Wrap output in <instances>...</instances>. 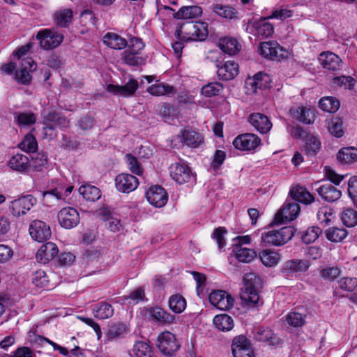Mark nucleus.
<instances>
[{
  "label": "nucleus",
  "instance_id": "nucleus-1",
  "mask_svg": "<svg viewBox=\"0 0 357 357\" xmlns=\"http://www.w3.org/2000/svg\"><path fill=\"white\" fill-rule=\"evenodd\" d=\"M243 282L241 298L246 307H255L259 302V291L262 287V280L255 273H249L244 276Z\"/></svg>",
  "mask_w": 357,
  "mask_h": 357
},
{
  "label": "nucleus",
  "instance_id": "nucleus-2",
  "mask_svg": "<svg viewBox=\"0 0 357 357\" xmlns=\"http://www.w3.org/2000/svg\"><path fill=\"white\" fill-rule=\"evenodd\" d=\"M208 34V24L204 22H188L177 29L175 36L185 41L204 40Z\"/></svg>",
  "mask_w": 357,
  "mask_h": 357
},
{
  "label": "nucleus",
  "instance_id": "nucleus-3",
  "mask_svg": "<svg viewBox=\"0 0 357 357\" xmlns=\"http://www.w3.org/2000/svg\"><path fill=\"white\" fill-rule=\"evenodd\" d=\"M294 235V229L291 227H284L278 230H271L261 234V242L266 245L280 246L285 244Z\"/></svg>",
  "mask_w": 357,
  "mask_h": 357
},
{
  "label": "nucleus",
  "instance_id": "nucleus-4",
  "mask_svg": "<svg viewBox=\"0 0 357 357\" xmlns=\"http://www.w3.org/2000/svg\"><path fill=\"white\" fill-rule=\"evenodd\" d=\"M36 38L39 41L42 49L50 50L59 47L64 37L54 29H43L37 33Z\"/></svg>",
  "mask_w": 357,
  "mask_h": 357
},
{
  "label": "nucleus",
  "instance_id": "nucleus-5",
  "mask_svg": "<svg viewBox=\"0 0 357 357\" xmlns=\"http://www.w3.org/2000/svg\"><path fill=\"white\" fill-rule=\"evenodd\" d=\"M259 52L264 58L275 61L287 58L289 54L285 49L275 41L261 43L259 46Z\"/></svg>",
  "mask_w": 357,
  "mask_h": 357
},
{
  "label": "nucleus",
  "instance_id": "nucleus-6",
  "mask_svg": "<svg viewBox=\"0 0 357 357\" xmlns=\"http://www.w3.org/2000/svg\"><path fill=\"white\" fill-rule=\"evenodd\" d=\"M170 176L178 184L193 182L195 174L185 162L172 164L169 167Z\"/></svg>",
  "mask_w": 357,
  "mask_h": 357
},
{
  "label": "nucleus",
  "instance_id": "nucleus-7",
  "mask_svg": "<svg viewBox=\"0 0 357 357\" xmlns=\"http://www.w3.org/2000/svg\"><path fill=\"white\" fill-rule=\"evenodd\" d=\"M36 204V199L27 195L10 202L9 209L13 216L20 217L25 215Z\"/></svg>",
  "mask_w": 357,
  "mask_h": 357
},
{
  "label": "nucleus",
  "instance_id": "nucleus-8",
  "mask_svg": "<svg viewBox=\"0 0 357 357\" xmlns=\"http://www.w3.org/2000/svg\"><path fill=\"white\" fill-rule=\"evenodd\" d=\"M36 68V64L31 57L22 59L19 69L15 71V79L18 83L29 84L32 76L31 73Z\"/></svg>",
  "mask_w": 357,
  "mask_h": 357
},
{
  "label": "nucleus",
  "instance_id": "nucleus-9",
  "mask_svg": "<svg viewBox=\"0 0 357 357\" xmlns=\"http://www.w3.org/2000/svg\"><path fill=\"white\" fill-rule=\"evenodd\" d=\"M301 208L296 202H285L280 210L275 214L274 222L278 224H282L296 219Z\"/></svg>",
  "mask_w": 357,
  "mask_h": 357
},
{
  "label": "nucleus",
  "instance_id": "nucleus-10",
  "mask_svg": "<svg viewBox=\"0 0 357 357\" xmlns=\"http://www.w3.org/2000/svg\"><path fill=\"white\" fill-rule=\"evenodd\" d=\"M158 347L167 356H172L179 348L175 335L169 331L160 333L158 337Z\"/></svg>",
  "mask_w": 357,
  "mask_h": 357
},
{
  "label": "nucleus",
  "instance_id": "nucleus-11",
  "mask_svg": "<svg viewBox=\"0 0 357 357\" xmlns=\"http://www.w3.org/2000/svg\"><path fill=\"white\" fill-rule=\"evenodd\" d=\"M209 301L214 307L221 310H229L234 303V298L225 291L215 290L208 297Z\"/></svg>",
  "mask_w": 357,
  "mask_h": 357
},
{
  "label": "nucleus",
  "instance_id": "nucleus-12",
  "mask_svg": "<svg viewBox=\"0 0 357 357\" xmlns=\"http://www.w3.org/2000/svg\"><path fill=\"white\" fill-rule=\"evenodd\" d=\"M58 220L60 225L65 229H72L79 222V214L73 207L63 208L58 213Z\"/></svg>",
  "mask_w": 357,
  "mask_h": 357
},
{
  "label": "nucleus",
  "instance_id": "nucleus-13",
  "mask_svg": "<svg viewBox=\"0 0 357 357\" xmlns=\"http://www.w3.org/2000/svg\"><path fill=\"white\" fill-rule=\"evenodd\" d=\"M29 231L31 238L38 242L47 241L52 234L50 227L39 220H35L30 223Z\"/></svg>",
  "mask_w": 357,
  "mask_h": 357
},
{
  "label": "nucleus",
  "instance_id": "nucleus-14",
  "mask_svg": "<svg viewBox=\"0 0 357 357\" xmlns=\"http://www.w3.org/2000/svg\"><path fill=\"white\" fill-rule=\"evenodd\" d=\"M234 357H254L250 342L243 335L236 337L231 344Z\"/></svg>",
  "mask_w": 357,
  "mask_h": 357
},
{
  "label": "nucleus",
  "instance_id": "nucleus-15",
  "mask_svg": "<svg viewBox=\"0 0 357 357\" xmlns=\"http://www.w3.org/2000/svg\"><path fill=\"white\" fill-rule=\"evenodd\" d=\"M146 197L149 204L156 208L163 207L168 201L167 192L160 185L150 187L146 192Z\"/></svg>",
  "mask_w": 357,
  "mask_h": 357
},
{
  "label": "nucleus",
  "instance_id": "nucleus-16",
  "mask_svg": "<svg viewBox=\"0 0 357 357\" xmlns=\"http://www.w3.org/2000/svg\"><path fill=\"white\" fill-rule=\"evenodd\" d=\"M271 82L268 74L259 72L246 80L245 86L248 92L257 93L258 90L271 87Z\"/></svg>",
  "mask_w": 357,
  "mask_h": 357
},
{
  "label": "nucleus",
  "instance_id": "nucleus-17",
  "mask_svg": "<svg viewBox=\"0 0 357 357\" xmlns=\"http://www.w3.org/2000/svg\"><path fill=\"white\" fill-rule=\"evenodd\" d=\"M115 185L118 191L130 193L138 187L139 181L132 174L123 173L116 176Z\"/></svg>",
  "mask_w": 357,
  "mask_h": 357
},
{
  "label": "nucleus",
  "instance_id": "nucleus-18",
  "mask_svg": "<svg viewBox=\"0 0 357 357\" xmlns=\"http://www.w3.org/2000/svg\"><path fill=\"white\" fill-rule=\"evenodd\" d=\"M321 66L326 70L337 72L342 69V61L336 54L330 52H323L318 57Z\"/></svg>",
  "mask_w": 357,
  "mask_h": 357
},
{
  "label": "nucleus",
  "instance_id": "nucleus-19",
  "mask_svg": "<svg viewBox=\"0 0 357 357\" xmlns=\"http://www.w3.org/2000/svg\"><path fill=\"white\" fill-rule=\"evenodd\" d=\"M261 139L259 137L251 133H245L236 137L233 144L236 149L242 151H251L259 146Z\"/></svg>",
  "mask_w": 357,
  "mask_h": 357
},
{
  "label": "nucleus",
  "instance_id": "nucleus-20",
  "mask_svg": "<svg viewBox=\"0 0 357 357\" xmlns=\"http://www.w3.org/2000/svg\"><path fill=\"white\" fill-rule=\"evenodd\" d=\"M178 138L183 145L191 148H197L203 142L202 135L190 128L181 130Z\"/></svg>",
  "mask_w": 357,
  "mask_h": 357
},
{
  "label": "nucleus",
  "instance_id": "nucleus-21",
  "mask_svg": "<svg viewBox=\"0 0 357 357\" xmlns=\"http://www.w3.org/2000/svg\"><path fill=\"white\" fill-rule=\"evenodd\" d=\"M138 87V82L136 79L131 78L125 85L123 86L112 84H108L107 90L114 95L128 98L133 96Z\"/></svg>",
  "mask_w": 357,
  "mask_h": 357
},
{
  "label": "nucleus",
  "instance_id": "nucleus-22",
  "mask_svg": "<svg viewBox=\"0 0 357 357\" xmlns=\"http://www.w3.org/2000/svg\"><path fill=\"white\" fill-rule=\"evenodd\" d=\"M58 252L59 250L55 243L47 242L40 246L36 255V258L38 262L45 264L52 260L57 255Z\"/></svg>",
  "mask_w": 357,
  "mask_h": 357
},
{
  "label": "nucleus",
  "instance_id": "nucleus-23",
  "mask_svg": "<svg viewBox=\"0 0 357 357\" xmlns=\"http://www.w3.org/2000/svg\"><path fill=\"white\" fill-rule=\"evenodd\" d=\"M293 118L305 123L311 124L314 121V111L308 106H297L290 109Z\"/></svg>",
  "mask_w": 357,
  "mask_h": 357
},
{
  "label": "nucleus",
  "instance_id": "nucleus-24",
  "mask_svg": "<svg viewBox=\"0 0 357 357\" xmlns=\"http://www.w3.org/2000/svg\"><path fill=\"white\" fill-rule=\"evenodd\" d=\"M211 8L212 11L220 17L229 20H236L240 17L238 11L231 6L216 3L211 5Z\"/></svg>",
  "mask_w": 357,
  "mask_h": 357
},
{
  "label": "nucleus",
  "instance_id": "nucleus-25",
  "mask_svg": "<svg viewBox=\"0 0 357 357\" xmlns=\"http://www.w3.org/2000/svg\"><path fill=\"white\" fill-rule=\"evenodd\" d=\"M249 122L260 133H266L272 128L269 119L261 113H254L250 115Z\"/></svg>",
  "mask_w": 357,
  "mask_h": 357
},
{
  "label": "nucleus",
  "instance_id": "nucleus-26",
  "mask_svg": "<svg viewBox=\"0 0 357 357\" xmlns=\"http://www.w3.org/2000/svg\"><path fill=\"white\" fill-rule=\"evenodd\" d=\"M309 263L303 259H294L287 261L282 266V271L286 275L303 273L308 270Z\"/></svg>",
  "mask_w": 357,
  "mask_h": 357
},
{
  "label": "nucleus",
  "instance_id": "nucleus-27",
  "mask_svg": "<svg viewBox=\"0 0 357 357\" xmlns=\"http://www.w3.org/2000/svg\"><path fill=\"white\" fill-rule=\"evenodd\" d=\"M267 18H260L255 20L252 25V33L257 36L269 37L274 31L273 25L268 21Z\"/></svg>",
  "mask_w": 357,
  "mask_h": 357
},
{
  "label": "nucleus",
  "instance_id": "nucleus-28",
  "mask_svg": "<svg viewBox=\"0 0 357 357\" xmlns=\"http://www.w3.org/2000/svg\"><path fill=\"white\" fill-rule=\"evenodd\" d=\"M238 73V65L234 61H227L217 70L218 76L223 80L234 79Z\"/></svg>",
  "mask_w": 357,
  "mask_h": 357
},
{
  "label": "nucleus",
  "instance_id": "nucleus-29",
  "mask_svg": "<svg viewBox=\"0 0 357 357\" xmlns=\"http://www.w3.org/2000/svg\"><path fill=\"white\" fill-rule=\"evenodd\" d=\"M100 214L105 222V227L112 232H118L122 228L121 220L107 208L101 209Z\"/></svg>",
  "mask_w": 357,
  "mask_h": 357
},
{
  "label": "nucleus",
  "instance_id": "nucleus-30",
  "mask_svg": "<svg viewBox=\"0 0 357 357\" xmlns=\"http://www.w3.org/2000/svg\"><path fill=\"white\" fill-rule=\"evenodd\" d=\"M317 191L323 199L328 202L339 199L342 195L340 190L329 183L321 185Z\"/></svg>",
  "mask_w": 357,
  "mask_h": 357
},
{
  "label": "nucleus",
  "instance_id": "nucleus-31",
  "mask_svg": "<svg viewBox=\"0 0 357 357\" xmlns=\"http://www.w3.org/2000/svg\"><path fill=\"white\" fill-rule=\"evenodd\" d=\"M103 43L114 50H123L127 47L128 43L125 38L115 33H107L102 38Z\"/></svg>",
  "mask_w": 357,
  "mask_h": 357
},
{
  "label": "nucleus",
  "instance_id": "nucleus-32",
  "mask_svg": "<svg viewBox=\"0 0 357 357\" xmlns=\"http://www.w3.org/2000/svg\"><path fill=\"white\" fill-rule=\"evenodd\" d=\"M8 167L17 172H24L30 167L29 158L23 154L17 153L10 158L8 162Z\"/></svg>",
  "mask_w": 357,
  "mask_h": 357
},
{
  "label": "nucleus",
  "instance_id": "nucleus-33",
  "mask_svg": "<svg viewBox=\"0 0 357 357\" xmlns=\"http://www.w3.org/2000/svg\"><path fill=\"white\" fill-rule=\"evenodd\" d=\"M213 322L215 328L222 332L230 331L234 327L233 318L227 314H220L215 316Z\"/></svg>",
  "mask_w": 357,
  "mask_h": 357
},
{
  "label": "nucleus",
  "instance_id": "nucleus-34",
  "mask_svg": "<svg viewBox=\"0 0 357 357\" xmlns=\"http://www.w3.org/2000/svg\"><path fill=\"white\" fill-rule=\"evenodd\" d=\"M150 317L160 324H170L174 321V316L159 307H151L149 310Z\"/></svg>",
  "mask_w": 357,
  "mask_h": 357
},
{
  "label": "nucleus",
  "instance_id": "nucleus-35",
  "mask_svg": "<svg viewBox=\"0 0 357 357\" xmlns=\"http://www.w3.org/2000/svg\"><path fill=\"white\" fill-rule=\"evenodd\" d=\"M147 91L155 96H171L176 93L174 86L164 82L152 84L147 89Z\"/></svg>",
  "mask_w": 357,
  "mask_h": 357
},
{
  "label": "nucleus",
  "instance_id": "nucleus-36",
  "mask_svg": "<svg viewBox=\"0 0 357 357\" xmlns=\"http://www.w3.org/2000/svg\"><path fill=\"white\" fill-rule=\"evenodd\" d=\"M218 46L224 52L234 55L239 52L241 45L237 40L231 37H224L220 39Z\"/></svg>",
  "mask_w": 357,
  "mask_h": 357
},
{
  "label": "nucleus",
  "instance_id": "nucleus-37",
  "mask_svg": "<svg viewBox=\"0 0 357 357\" xmlns=\"http://www.w3.org/2000/svg\"><path fill=\"white\" fill-rule=\"evenodd\" d=\"M259 256L261 263L266 267L275 266L281 259L280 254L268 249L261 250Z\"/></svg>",
  "mask_w": 357,
  "mask_h": 357
},
{
  "label": "nucleus",
  "instance_id": "nucleus-38",
  "mask_svg": "<svg viewBox=\"0 0 357 357\" xmlns=\"http://www.w3.org/2000/svg\"><path fill=\"white\" fill-rule=\"evenodd\" d=\"M202 8L198 6L181 7L175 14V17L181 20H190L201 16Z\"/></svg>",
  "mask_w": 357,
  "mask_h": 357
},
{
  "label": "nucleus",
  "instance_id": "nucleus-39",
  "mask_svg": "<svg viewBox=\"0 0 357 357\" xmlns=\"http://www.w3.org/2000/svg\"><path fill=\"white\" fill-rule=\"evenodd\" d=\"M321 144L319 137L309 133L305 140L304 150L307 155L314 156L320 150Z\"/></svg>",
  "mask_w": 357,
  "mask_h": 357
},
{
  "label": "nucleus",
  "instance_id": "nucleus-40",
  "mask_svg": "<svg viewBox=\"0 0 357 357\" xmlns=\"http://www.w3.org/2000/svg\"><path fill=\"white\" fill-rule=\"evenodd\" d=\"M73 14L71 9L59 10L54 14V22L59 26L68 27L72 22Z\"/></svg>",
  "mask_w": 357,
  "mask_h": 357
},
{
  "label": "nucleus",
  "instance_id": "nucleus-41",
  "mask_svg": "<svg viewBox=\"0 0 357 357\" xmlns=\"http://www.w3.org/2000/svg\"><path fill=\"white\" fill-rule=\"evenodd\" d=\"M130 355L131 357H153L151 347L144 341L137 342L133 345Z\"/></svg>",
  "mask_w": 357,
  "mask_h": 357
},
{
  "label": "nucleus",
  "instance_id": "nucleus-42",
  "mask_svg": "<svg viewBox=\"0 0 357 357\" xmlns=\"http://www.w3.org/2000/svg\"><path fill=\"white\" fill-rule=\"evenodd\" d=\"M93 313L95 317L105 319L112 317L114 308L109 303L101 302L93 307Z\"/></svg>",
  "mask_w": 357,
  "mask_h": 357
},
{
  "label": "nucleus",
  "instance_id": "nucleus-43",
  "mask_svg": "<svg viewBox=\"0 0 357 357\" xmlns=\"http://www.w3.org/2000/svg\"><path fill=\"white\" fill-rule=\"evenodd\" d=\"M293 199L299 202L308 204L314 202L313 196L303 186L298 185L290 191Z\"/></svg>",
  "mask_w": 357,
  "mask_h": 357
},
{
  "label": "nucleus",
  "instance_id": "nucleus-44",
  "mask_svg": "<svg viewBox=\"0 0 357 357\" xmlns=\"http://www.w3.org/2000/svg\"><path fill=\"white\" fill-rule=\"evenodd\" d=\"M337 159L344 164L355 162L357 161V149L353 146L341 149L337 154Z\"/></svg>",
  "mask_w": 357,
  "mask_h": 357
},
{
  "label": "nucleus",
  "instance_id": "nucleus-45",
  "mask_svg": "<svg viewBox=\"0 0 357 357\" xmlns=\"http://www.w3.org/2000/svg\"><path fill=\"white\" fill-rule=\"evenodd\" d=\"M317 218L323 227L331 225L335 218L333 210L328 206L319 208L317 213Z\"/></svg>",
  "mask_w": 357,
  "mask_h": 357
},
{
  "label": "nucleus",
  "instance_id": "nucleus-46",
  "mask_svg": "<svg viewBox=\"0 0 357 357\" xmlns=\"http://www.w3.org/2000/svg\"><path fill=\"white\" fill-rule=\"evenodd\" d=\"M79 192L86 200L89 202L97 201L101 196L99 188L89 184L81 185L79 188Z\"/></svg>",
  "mask_w": 357,
  "mask_h": 357
},
{
  "label": "nucleus",
  "instance_id": "nucleus-47",
  "mask_svg": "<svg viewBox=\"0 0 357 357\" xmlns=\"http://www.w3.org/2000/svg\"><path fill=\"white\" fill-rule=\"evenodd\" d=\"M255 337L257 340L261 342H266L270 345L278 344L280 342V338H278L268 328H258Z\"/></svg>",
  "mask_w": 357,
  "mask_h": 357
},
{
  "label": "nucleus",
  "instance_id": "nucleus-48",
  "mask_svg": "<svg viewBox=\"0 0 357 357\" xmlns=\"http://www.w3.org/2000/svg\"><path fill=\"white\" fill-rule=\"evenodd\" d=\"M234 252L236 259L244 263L250 262L257 256L254 250L245 248H234Z\"/></svg>",
  "mask_w": 357,
  "mask_h": 357
},
{
  "label": "nucleus",
  "instance_id": "nucleus-49",
  "mask_svg": "<svg viewBox=\"0 0 357 357\" xmlns=\"http://www.w3.org/2000/svg\"><path fill=\"white\" fill-rule=\"evenodd\" d=\"M340 101L331 96L324 97L319 100V107L327 112L334 113L340 107Z\"/></svg>",
  "mask_w": 357,
  "mask_h": 357
},
{
  "label": "nucleus",
  "instance_id": "nucleus-50",
  "mask_svg": "<svg viewBox=\"0 0 357 357\" xmlns=\"http://www.w3.org/2000/svg\"><path fill=\"white\" fill-rule=\"evenodd\" d=\"M343 122L340 118L331 119L327 124V128L331 135L335 137H341L344 134Z\"/></svg>",
  "mask_w": 357,
  "mask_h": 357
},
{
  "label": "nucleus",
  "instance_id": "nucleus-51",
  "mask_svg": "<svg viewBox=\"0 0 357 357\" xmlns=\"http://www.w3.org/2000/svg\"><path fill=\"white\" fill-rule=\"evenodd\" d=\"M347 236V231L343 228L331 227L326 230V236L332 242H341Z\"/></svg>",
  "mask_w": 357,
  "mask_h": 357
},
{
  "label": "nucleus",
  "instance_id": "nucleus-52",
  "mask_svg": "<svg viewBox=\"0 0 357 357\" xmlns=\"http://www.w3.org/2000/svg\"><path fill=\"white\" fill-rule=\"evenodd\" d=\"M19 148L28 153H33L37 151L38 142L32 134H27L20 143Z\"/></svg>",
  "mask_w": 357,
  "mask_h": 357
},
{
  "label": "nucleus",
  "instance_id": "nucleus-53",
  "mask_svg": "<svg viewBox=\"0 0 357 357\" xmlns=\"http://www.w3.org/2000/svg\"><path fill=\"white\" fill-rule=\"evenodd\" d=\"M169 308L175 313L182 312L186 307L185 298L181 295H172L169 299Z\"/></svg>",
  "mask_w": 357,
  "mask_h": 357
},
{
  "label": "nucleus",
  "instance_id": "nucleus-54",
  "mask_svg": "<svg viewBox=\"0 0 357 357\" xmlns=\"http://www.w3.org/2000/svg\"><path fill=\"white\" fill-rule=\"evenodd\" d=\"M122 60L125 63L132 66H142L144 64L146 61L144 57L128 50H125L122 53Z\"/></svg>",
  "mask_w": 357,
  "mask_h": 357
},
{
  "label": "nucleus",
  "instance_id": "nucleus-55",
  "mask_svg": "<svg viewBox=\"0 0 357 357\" xmlns=\"http://www.w3.org/2000/svg\"><path fill=\"white\" fill-rule=\"evenodd\" d=\"M342 223L348 227H353L357 225V211L353 208H344L341 215Z\"/></svg>",
  "mask_w": 357,
  "mask_h": 357
},
{
  "label": "nucleus",
  "instance_id": "nucleus-56",
  "mask_svg": "<svg viewBox=\"0 0 357 357\" xmlns=\"http://www.w3.org/2000/svg\"><path fill=\"white\" fill-rule=\"evenodd\" d=\"M32 283L38 288L49 287V279L46 273L41 269L37 270L32 275Z\"/></svg>",
  "mask_w": 357,
  "mask_h": 357
},
{
  "label": "nucleus",
  "instance_id": "nucleus-57",
  "mask_svg": "<svg viewBox=\"0 0 357 357\" xmlns=\"http://www.w3.org/2000/svg\"><path fill=\"white\" fill-rule=\"evenodd\" d=\"M285 321L291 327H301L305 321V316L303 314L290 312L285 316Z\"/></svg>",
  "mask_w": 357,
  "mask_h": 357
},
{
  "label": "nucleus",
  "instance_id": "nucleus-58",
  "mask_svg": "<svg viewBox=\"0 0 357 357\" xmlns=\"http://www.w3.org/2000/svg\"><path fill=\"white\" fill-rule=\"evenodd\" d=\"M45 121L60 128H65L69 126V121L66 117L55 112L48 113L45 117Z\"/></svg>",
  "mask_w": 357,
  "mask_h": 357
},
{
  "label": "nucleus",
  "instance_id": "nucleus-59",
  "mask_svg": "<svg viewBox=\"0 0 357 357\" xmlns=\"http://www.w3.org/2000/svg\"><path fill=\"white\" fill-rule=\"evenodd\" d=\"M223 90V86L218 82H211L204 85L201 93L206 97H213L218 96Z\"/></svg>",
  "mask_w": 357,
  "mask_h": 357
},
{
  "label": "nucleus",
  "instance_id": "nucleus-60",
  "mask_svg": "<svg viewBox=\"0 0 357 357\" xmlns=\"http://www.w3.org/2000/svg\"><path fill=\"white\" fill-rule=\"evenodd\" d=\"M321 232L322 229L319 227H310L304 231L301 238L305 243L310 244L317 240Z\"/></svg>",
  "mask_w": 357,
  "mask_h": 357
},
{
  "label": "nucleus",
  "instance_id": "nucleus-61",
  "mask_svg": "<svg viewBox=\"0 0 357 357\" xmlns=\"http://www.w3.org/2000/svg\"><path fill=\"white\" fill-rule=\"evenodd\" d=\"M16 119L19 126L22 127H28L35 123L36 118L32 112H22L16 116Z\"/></svg>",
  "mask_w": 357,
  "mask_h": 357
},
{
  "label": "nucleus",
  "instance_id": "nucleus-62",
  "mask_svg": "<svg viewBox=\"0 0 357 357\" xmlns=\"http://www.w3.org/2000/svg\"><path fill=\"white\" fill-rule=\"evenodd\" d=\"M126 331V326L123 324H116L109 326L107 332L108 339L112 340L121 337Z\"/></svg>",
  "mask_w": 357,
  "mask_h": 357
},
{
  "label": "nucleus",
  "instance_id": "nucleus-63",
  "mask_svg": "<svg viewBox=\"0 0 357 357\" xmlns=\"http://www.w3.org/2000/svg\"><path fill=\"white\" fill-rule=\"evenodd\" d=\"M337 283L339 288L342 290L346 291H352L357 287V278L344 277L340 279Z\"/></svg>",
  "mask_w": 357,
  "mask_h": 357
},
{
  "label": "nucleus",
  "instance_id": "nucleus-64",
  "mask_svg": "<svg viewBox=\"0 0 357 357\" xmlns=\"http://www.w3.org/2000/svg\"><path fill=\"white\" fill-rule=\"evenodd\" d=\"M293 11L288 8L287 6H280L275 8L271 13L268 18L276 19L280 20H284L287 18L291 17Z\"/></svg>",
  "mask_w": 357,
  "mask_h": 357
}]
</instances>
